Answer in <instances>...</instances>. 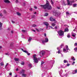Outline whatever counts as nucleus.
I'll return each mask as SVG.
<instances>
[{"label": "nucleus", "mask_w": 77, "mask_h": 77, "mask_svg": "<svg viewBox=\"0 0 77 77\" xmlns=\"http://www.w3.org/2000/svg\"><path fill=\"white\" fill-rule=\"evenodd\" d=\"M41 7L44 8V9H51L52 7L50 3L48 2V1H46V4L44 5H41Z\"/></svg>", "instance_id": "nucleus-1"}, {"label": "nucleus", "mask_w": 77, "mask_h": 77, "mask_svg": "<svg viewBox=\"0 0 77 77\" xmlns=\"http://www.w3.org/2000/svg\"><path fill=\"white\" fill-rule=\"evenodd\" d=\"M33 60H34V62L35 63H37L38 62V60H40V58H38L36 57V55L35 54L33 56Z\"/></svg>", "instance_id": "nucleus-2"}, {"label": "nucleus", "mask_w": 77, "mask_h": 77, "mask_svg": "<svg viewBox=\"0 0 77 77\" xmlns=\"http://www.w3.org/2000/svg\"><path fill=\"white\" fill-rule=\"evenodd\" d=\"M68 50H70L69 48H68V46L67 45L66 46V47H64L63 50V51L64 53H67L68 52Z\"/></svg>", "instance_id": "nucleus-3"}, {"label": "nucleus", "mask_w": 77, "mask_h": 77, "mask_svg": "<svg viewBox=\"0 0 77 77\" xmlns=\"http://www.w3.org/2000/svg\"><path fill=\"white\" fill-rule=\"evenodd\" d=\"M58 33L60 36H63L64 34V32L62 30H60L58 31Z\"/></svg>", "instance_id": "nucleus-4"}, {"label": "nucleus", "mask_w": 77, "mask_h": 77, "mask_svg": "<svg viewBox=\"0 0 77 77\" xmlns=\"http://www.w3.org/2000/svg\"><path fill=\"white\" fill-rule=\"evenodd\" d=\"M67 2L68 5H72V4L73 3H74V0L70 1L69 0H67Z\"/></svg>", "instance_id": "nucleus-5"}, {"label": "nucleus", "mask_w": 77, "mask_h": 77, "mask_svg": "<svg viewBox=\"0 0 77 77\" xmlns=\"http://www.w3.org/2000/svg\"><path fill=\"white\" fill-rule=\"evenodd\" d=\"M43 24L46 26V29H47V30H49V29H50V28L48 29V25H49V24L48 22H43Z\"/></svg>", "instance_id": "nucleus-6"}, {"label": "nucleus", "mask_w": 77, "mask_h": 77, "mask_svg": "<svg viewBox=\"0 0 77 77\" xmlns=\"http://www.w3.org/2000/svg\"><path fill=\"white\" fill-rule=\"evenodd\" d=\"M45 40H42V43L43 44H44L46 42H48V39L47 37H46L45 38Z\"/></svg>", "instance_id": "nucleus-7"}, {"label": "nucleus", "mask_w": 77, "mask_h": 77, "mask_svg": "<svg viewBox=\"0 0 77 77\" xmlns=\"http://www.w3.org/2000/svg\"><path fill=\"white\" fill-rule=\"evenodd\" d=\"M76 35V34L75 33H74V32H72V39H75V38H76V37H75V35Z\"/></svg>", "instance_id": "nucleus-8"}, {"label": "nucleus", "mask_w": 77, "mask_h": 77, "mask_svg": "<svg viewBox=\"0 0 77 77\" xmlns=\"http://www.w3.org/2000/svg\"><path fill=\"white\" fill-rule=\"evenodd\" d=\"M50 20L51 21H55V23H57V21L56 20L53 19L52 17H50Z\"/></svg>", "instance_id": "nucleus-9"}, {"label": "nucleus", "mask_w": 77, "mask_h": 77, "mask_svg": "<svg viewBox=\"0 0 77 77\" xmlns=\"http://www.w3.org/2000/svg\"><path fill=\"white\" fill-rule=\"evenodd\" d=\"M40 55H42V56H44L45 54V51H40Z\"/></svg>", "instance_id": "nucleus-10"}, {"label": "nucleus", "mask_w": 77, "mask_h": 77, "mask_svg": "<svg viewBox=\"0 0 77 77\" xmlns=\"http://www.w3.org/2000/svg\"><path fill=\"white\" fill-rule=\"evenodd\" d=\"M35 29L37 32H39V31H42V30H43V29L41 28L40 29H38L36 28Z\"/></svg>", "instance_id": "nucleus-11"}, {"label": "nucleus", "mask_w": 77, "mask_h": 77, "mask_svg": "<svg viewBox=\"0 0 77 77\" xmlns=\"http://www.w3.org/2000/svg\"><path fill=\"white\" fill-rule=\"evenodd\" d=\"M77 72V69H75V70H73L72 72V74H76Z\"/></svg>", "instance_id": "nucleus-12"}, {"label": "nucleus", "mask_w": 77, "mask_h": 77, "mask_svg": "<svg viewBox=\"0 0 77 77\" xmlns=\"http://www.w3.org/2000/svg\"><path fill=\"white\" fill-rule=\"evenodd\" d=\"M4 2L5 3H9L10 2H9V1L8 0H4Z\"/></svg>", "instance_id": "nucleus-13"}, {"label": "nucleus", "mask_w": 77, "mask_h": 77, "mask_svg": "<svg viewBox=\"0 0 77 77\" xmlns=\"http://www.w3.org/2000/svg\"><path fill=\"white\" fill-rule=\"evenodd\" d=\"M56 23H55V22L54 23H52V26H53V27H54V26H55L56 25Z\"/></svg>", "instance_id": "nucleus-14"}, {"label": "nucleus", "mask_w": 77, "mask_h": 77, "mask_svg": "<svg viewBox=\"0 0 77 77\" xmlns=\"http://www.w3.org/2000/svg\"><path fill=\"white\" fill-rule=\"evenodd\" d=\"M14 60H15V61H19V60H20L19 59L17 58H15L14 59Z\"/></svg>", "instance_id": "nucleus-15"}, {"label": "nucleus", "mask_w": 77, "mask_h": 77, "mask_svg": "<svg viewBox=\"0 0 77 77\" xmlns=\"http://www.w3.org/2000/svg\"><path fill=\"white\" fill-rule=\"evenodd\" d=\"M46 68L45 67H43L42 68V71H45V69H46Z\"/></svg>", "instance_id": "nucleus-16"}, {"label": "nucleus", "mask_w": 77, "mask_h": 77, "mask_svg": "<svg viewBox=\"0 0 77 77\" xmlns=\"http://www.w3.org/2000/svg\"><path fill=\"white\" fill-rule=\"evenodd\" d=\"M73 61L75 60V59L74 58V57H71V59Z\"/></svg>", "instance_id": "nucleus-17"}, {"label": "nucleus", "mask_w": 77, "mask_h": 77, "mask_svg": "<svg viewBox=\"0 0 77 77\" xmlns=\"http://www.w3.org/2000/svg\"><path fill=\"white\" fill-rule=\"evenodd\" d=\"M68 31H69V30L68 29L66 28L65 29L64 32H68Z\"/></svg>", "instance_id": "nucleus-18"}, {"label": "nucleus", "mask_w": 77, "mask_h": 77, "mask_svg": "<svg viewBox=\"0 0 77 77\" xmlns=\"http://www.w3.org/2000/svg\"><path fill=\"white\" fill-rule=\"evenodd\" d=\"M9 63H7L6 66H5V68H7V66H9Z\"/></svg>", "instance_id": "nucleus-19"}, {"label": "nucleus", "mask_w": 77, "mask_h": 77, "mask_svg": "<svg viewBox=\"0 0 77 77\" xmlns=\"http://www.w3.org/2000/svg\"><path fill=\"white\" fill-rule=\"evenodd\" d=\"M50 28H51L52 29H54V28H53V27L51 26H48V29H50Z\"/></svg>", "instance_id": "nucleus-20"}, {"label": "nucleus", "mask_w": 77, "mask_h": 77, "mask_svg": "<svg viewBox=\"0 0 77 77\" xmlns=\"http://www.w3.org/2000/svg\"><path fill=\"white\" fill-rule=\"evenodd\" d=\"M21 50H22V51H23V52H25V53H27L28 52L27 51H26V50L24 51V50H23V49L22 48L21 49Z\"/></svg>", "instance_id": "nucleus-21"}, {"label": "nucleus", "mask_w": 77, "mask_h": 77, "mask_svg": "<svg viewBox=\"0 0 77 77\" xmlns=\"http://www.w3.org/2000/svg\"><path fill=\"white\" fill-rule=\"evenodd\" d=\"M22 77H26V74H22Z\"/></svg>", "instance_id": "nucleus-22"}, {"label": "nucleus", "mask_w": 77, "mask_h": 77, "mask_svg": "<svg viewBox=\"0 0 77 77\" xmlns=\"http://www.w3.org/2000/svg\"><path fill=\"white\" fill-rule=\"evenodd\" d=\"M17 15H19V16H20V15H21V14L19 12H17Z\"/></svg>", "instance_id": "nucleus-23"}, {"label": "nucleus", "mask_w": 77, "mask_h": 77, "mask_svg": "<svg viewBox=\"0 0 77 77\" xmlns=\"http://www.w3.org/2000/svg\"><path fill=\"white\" fill-rule=\"evenodd\" d=\"M2 23H1V22H0V29L2 28Z\"/></svg>", "instance_id": "nucleus-24"}, {"label": "nucleus", "mask_w": 77, "mask_h": 77, "mask_svg": "<svg viewBox=\"0 0 77 77\" xmlns=\"http://www.w3.org/2000/svg\"><path fill=\"white\" fill-rule=\"evenodd\" d=\"M31 40H32V38L29 37V39H28V41H29V42H30Z\"/></svg>", "instance_id": "nucleus-25"}, {"label": "nucleus", "mask_w": 77, "mask_h": 77, "mask_svg": "<svg viewBox=\"0 0 77 77\" xmlns=\"http://www.w3.org/2000/svg\"><path fill=\"white\" fill-rule=\"evenodd\" d=\"M77 6V4H75L73 5V7L75 8V7H76Z\"/></svg>", "instance_id": "nucleus-26"}, {"label": "nucleus", "mask_w": 77, "mask_h": 77, "mask_svg": "<svg viewBox=\"0 0 77 77\" xmlns=\"http://www.w3.org/2000/svg\"><path fill=\"white\" fill-rule=\"evenodd\" d=\"M48 15V13H45V17H46Z\"/></svg>", "instance_id": "nucleus-27"}, {"label": "nucleus", "mask_w": 77, "mask_h": 77, "mask_svg": "<svg viewBox=\"0 0 77 77\" xmlns=\"http://www.w3.org/2000/svg\"><path fill=\"white\" fill-rule=\"evenodd\" d=\"M66 62H68V61L66 60H64V63H66Z\"/></svg>", "instance_id": "nucleus-28"}, {"label": "nucleus", "mask_w": 77, "mask_h": 77, "mask_svg": "<svg viewBox=\"0 0 77 77\" xmlns=\"http://www.w3.org/2000/svg\"><path fill=\"white\" fill-rule=\"evenodd\" d=\"M0 64L1 66H3V65H4V63H1Z\"/></svg>", "instance_id": "nucleus-29"}, {"label": "nucleus", "mask_w": 77, "mask_h": 77, "mask_svg": "<svg viewBox=\"0 0 77 77\" xmlns=\"http://www.w3.org/2000/svg\"><path fill=\"white\" fill-rule=\"evenodd\" d=\"M63 44H62L60 46V48H62V47H63Z\"/></svg>", "instance_id": "nucleus-30"}, {"label": "nucleus", "mask_w": 77, "mask_h": 77, "mask_svg": "<svg viewBox=\"0 0 77 77\" xmlns=\"http://www.w3.org/2000/svg\"><path fill=\"white\" fill-rule=\"evenodd\" d=\"M22 32H27V31L26 30H22Z\"/></svg>", "instance_id": "nucleus-31"}, {"label": "nucleus", "mask_w": 77, "mask_h": 77, "mask_svg": "<svg viewBox=\"0 0 77 77\" xmlns=\"http://www.w3.org/2000/svg\"><path fill=\"white\" fill-rule=\"evenodd\" d=\"M24 72H25V71L24 70H22V72H21V73H24Z\"/></svg>", "instance_id": "nucleus-32"}, {"label": "nucleus", "mask_w": 77, "mask_h": 77, "mask_svg": "<svg viewBox=\"0 0 77 77\" xmlns=\"http://www.w3.org/2000/svg\"><path fill=\"white\" fill-rule=\"evenodd\" d=\"M51 5H53V4H54V2H53V1H52V0H51Z\"/></svg>", "instance_id": "nucleus-33"}, {"label": "nucleus", "mask_w": 77, "mask_h": 77, "mask_svg": "<svg viewBox=\"0 0 77 77\" xmlns=\"http://www.w3.org/2000/svg\"><path fill=\"white\" fill-rule=\"evenodd\" d=\"M29 67H31V68L32 67V64H29Z\"/></svg>", "instance_id": "nucleus-34"}, {"label": "nucleus", "mask_w": 77, "mask_h": 77, "mask_svg": "<svg viewBox=\"0 0 77 77\" xmlns=\"http://www.w3.org/2000/svg\"><path fill=\"white\" fill-rule=\"evenodd\" d=\"M66 15H69V13L68 12H66Z\"/></svg>", "instance_id": "nucleus-35"}, {"label": "nucleus", "mask_w": 77, "mask_h": 77, "mask_svg": "<svg viewBox=\"0 0 77 77\" xmlns=\"http://www.w3.org/2000/svg\"><path fill=\"white\" fill-rule=\"evenodd\" d=\"M44 63L43 61H42L41 64V65H43V64Z\"/></svg>", "instance_id": "nucleus-36"}, {"label": "nucleus", "mask_w": 77, "mask_h": 77, "mask_svg": "<svg viewBox=\"0 0 77 77\" xmlns=\"http://www.w3.org/2000/svg\"><path fill=\"white\" fill-rule=\"evenodd\" d=\"M21 64V65H24V62H22Z\"/></svg>", "instance_id": "nucleus-37"}, {"label": "nucleus", "mask_w": 77, "mask_h": 77, "mask_svg": "<svg viewBox=\"0 0 77 77\" xmlns=\"http://www.w3.org/2000/svg\"><path fill=\"white\" fill-rule=\"evenodd\" d=\"M36 26L35 24H33L32 25V27H36Z\"/></svg>", "instance_id": "nucleus-38"}, {"label": "nucleus", "mask_w": 77, "mask_h": 77, "mask_svg": "<svg viewBox=\"0 0 77 77\" xmlns=\"http://www.w3.org/2000/svg\"><path fill=\"white\" fill-rule=\"evenodd\" d=\"M60 50H59L58 51V54H60Z\"/></svg>", "instance_id": "nucleus-39"}, {"label": "nucleus", "mask_w": 77, "mask_h": 77, "mask_svg": "<svg viewBox=\"0 0 77 77\" xmlns=\"http://www.w3.org/2000/svg\"><path fill=\"white\" fill-rule=\"evenodd\" d=\"M28 55V56H29L30 55V54L29 53H28V52L26 53Z\"/></svg>", "instance_id": "nucleus-40"}, {"label": "nucleus", "mask_w": 77, "mask_h": 77, "mask_svg": "<svg viewBox=\"0 0 77 77\" xmlns=\"http://www.w3.org/2000/svg\"><path fill=\"white\" fill-rule=\"evenodd\" d=\"M67 37H68V38H70V35H69V34L68 35Z\"/></svg>", "instance_id": "nucleus-41"}, {"label": "nucleus", "mask_w": 77, "mask_h": 77, "mask_svg": "<svg viewBox=\"0 0 77 77\" xmlns=\"http://www.w3.org/2000/svg\"><path fill=\"white\" fill-rule=\"evenodd\" d=\"M70 65V64H69L67 63V66H69Z\"/></svg>", "instance_id": "nucleus-42"}, {"label": "nucleus", "mask_w": 77, "mask_h": 77, "mask_svg": "<svg viewBox=\"0 0 77 77\" xmlns=\"http://www.w3.org/2000/svg\"><path fill=\"white\" fill-rule=\"evenodd\" d=\"M77 45V43H75V45H74V46H76Z\"/></svg>", "instance_id": "nucleus-43"}, {"label": "nucleus", "mask_w": 77, "mask_h": 77, "mask_svg": "<svg viewBox=\"0 0 77 77\" xmlns=\"http://www.w3.org/2000/svg\"><path fill=\"white\" fill-rule=\"evenodd\" d=\"M11 22L12 23H15V21H14L13 20H11Z\"/></svg>", "instance_id": "nucleus-44"}, {"label": "nucleus", "mask_w": 77, "mask_h": 77, "mask_svg": "<svg viewBox=\"0 0 77 77\" xmlns=\"http://www.w3.org/2000/svg\"><path fill=\"white\" fill-rule=\"evenodd\" d=\"M47 52L48 53V54H50V51H47Z\"/></svg>", "instance_id": "nucleus-45"}, {"label": "nucleus", "mask_w": 77, "mask_h": 77, "mask_svg": "<svg viewBox=\"0 0 77 77\" xmlns=\"http://www.w3.org/2000/svg\"><path fill=\"white\" fill-rule=\"evenodd\" d=\"M57 29V26H56L55 27V29Z\"/></svg>", "instance_id": "nucleus-46"}, {"label": "nucleus", "mask_w": 77, "mask_h": 77, "mask_svg": "<svg viewBox=\"0 0 77 77\" xmlns=\"http://www.w3.org/2000/svg\"><path fill=\"white\" fill-rule=\"evenodd\" d=\"M3 15L2 14V13H0V16H1V17H2V16Z\"/></svg>", "instance_id": "nucleus-47"}, {"label": "nucleus", "mask_w": 77, "mask_h": 77, "mask_svg": "<svg viewBox=\"0 0 77 77\" xmlns=\"http://www.w3.org/2000/svg\"><path fill=\"white\" fill-rule=\"evenodd\" d=\"M34 8L35 9H37V7H36V6H35L34 7Z\"/></svg>", "instance_id": "nucleus-48"}, {"label": "nucleus", "mask_w": 77, "mask_h": 77, "mask_svg": "<svg viewBox=\"0 0 77 77\" xmlns=\"http://www.w3.org/2000/svg\"><path fill=\"white\" fill-rule=\"evenodd\" d=\"M74 63H75V62H73L72 63V65H74Z\"/></svg>", "instance_id": "nucleus-49"}, {"label": "nucleus", "mask_w": 77, "mask_h": 77, "mask_svg": "<svg viewBox=\"0 0 77 77\" xmlns=\"http://www.w3.org/2000/svg\"><path fill=\"white\" fill-rule=\"evenodd\" d=\"M30 11H32V8H31L30 9H29Z\"/></svg>", "instance_id": "nucleus-50"}, {"label": "nucleus", "mask_w": 77, "mask_h": 77, "mask_svg": "<svg viewBox=\"0 0 77 77\" xmlns=\"http://www.w3.org/2000/svg\"><path fill=\"white\" fill-rule=\"evenodd\" d=\"M59 73L60 74V75H60V74H62V72H60V71H59Z\"/></svg>", "instance_id": "nucleus-51"}, {"label": "nucleus", "mask_w": 77, "mask_h": 77, "mask_svg": "<svg viewBox=\"0 0 77 77\" xmlns=\"http://www.w3.org/2000/svg\"><path fill=\"white\" fill-rule=\"evenodd\" d=\"M44 35L46 37V33H45V34H44Z\"/></svg>", "instance_id": "nucleus-52"}, {"label": "nucleus", "mask_w": 77, "mask_h": 77, "mask_svg": "<svg viewBox=\"0 0 77 77\" xmlns=\"http://www.w3.org/2000/svg\"><path fill=\"white\" fill-rule=\"evenodd\" d=\"M10 75H12V73L11 72L10 73Z\"/></svg>", "instance_id": "nucleus-53"}, {"label": "nucleus", "mask_w": 77, "mask_h": 77, "mask_svg": "<svg viewBox=\"0 0 77 77\" xmlns=\"http://www.w3.org/2000/svg\"><path fill=\"white\" fill-rule=\"evenodd\" d=\"M50 76L51 77H52V76H51V73H50Z\"/></svg>", "instance_id": "nucleus-54"}, {"label": "nucleus", "mask_w": 77, "mask_h": 77, "mask_svg": "<svg viewBox=\"0 0 77 77\" xmlns=\"http://www.w3.org/2000/svg\"><path fill=\"white\" fill-rule=\"evenodd\" d=\"M61 57H63V54H62L61 53Z\"/></svg>", "instance_id": "nucleus-55"}, {"label": "nucleus", "mask_w": 77, "mask_h": 77, "mask_svg": "<svg viewBox=\"0 0 77 77\" xmlns=\"http://www.w3.org/2000/svg\"><path fill=\"white\" fill-rule=\"evenodd\" d=\"M57 50H59V47L57 48Z\"/></svg>", "instance_id": "nucleus-56"}, {"label": "nucleus", "mask_w": 77, "mask_h": 77, "mask_svg": "<svg viewBox=\"0 0 77 77\" xmlns=\"http://www.w3.org/2000/svg\"><path fill=\"white\" fill-rule=\"evenodd\" d=\"M32 31H33V32H35V30L32 29Z\"/></svg>", "instance_id": "nucleus-57"}, {"label": "nucleus", "mask_w": 77, "mask_h": 77, "mask_svg": "<svg viewBox=\"0 0 77 77\" xmlns=\"http://www.w3.org/2000/svg\"><path fill=\"white\" fill-rule=\"evenodd\" d=\"M4 13H6V11H5V10H4Z\"/></svg>", "instance_id": "nucleus-58"}, {"label": "nucleus", "mask_w": 77, "mask_h": 77, "mask_svg": "<svg viewBox=\"0 0 77 77\" xmlns=\"http://www.w3.org/2000/svg\"><path fill=\"white\" fill-rule=\"evenodd\" d=\"M13 32H14V31H11V33H13Z\"/></svg>", "instance_id": "nucleus-59"}, {"label": "nucleus", "mask_w": 77, "mask_h": 77, "mask_svg": "<svg viewBox=\"0 0 77 77\" xmlns=\"http://www.w3.org/2000/svg\"><path fill=\"white\" fill-rule=\"evenodd\" d=\"M5 55H8V54L7 53H6L5 54Z\"/></svg>", "instance_id": "nucleus-60"}, {"label": "nucleus", "mask_w": 77, "mask_h": 77, "mask_svg": "<svg viewBox=\"0 0 77 77\" xmlns=\"http://www.w3.org/2000/svg\"><path fill=\"white\" fill-rule=\"evenodd\" d=\"M16 71H18V69L17 68V69H16Z\"/></svg>", "instance_id": "nucleus-61"}, {"label": "nucleus", "mask_w": 77, "mask_h": 77, "mask_svg": "<svg viewBox=\"0 0 77 77\" xmlns=\"http://www.w3.org/2000/svg\"><path fill=\"white\" fill-rule=\"evenodd\" d=\"M56 14V13H53V14H54V15H56V14Z\"/></svg>", "instance_id": "nucleus-62"}, {"label": "nucleus", "mask_w": 77, "mask_h": 77, "mask_svg": "<svg viewBox=\"0 0 77 77\" xmlns=\"http://www.w3.org/2000/svg\"><path fill=\"white\" fill-rule=\"evenodd\" d=\"M16 2L18 3V0H16Z\"/></svg>", "instance_id": "nucleus-63"}, {"label": "nucleus", "mask_w": 77, "mask_h": 77, "mask_svg": "<svg viewBox=\"0 0 77 77\" xmlns=\"http://www.w3.org/2000/svg\"><path fill=\"white\" fill-rule=\"evenodd\" d=\"M17 77V75H16L14 77Z\"/></svg>", "instance_id": "nucleus-64"}]
</instances>
